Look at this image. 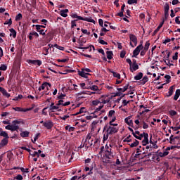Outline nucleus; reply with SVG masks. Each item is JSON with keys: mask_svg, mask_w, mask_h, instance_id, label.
Returning <instances> with one entry per match:
<instances>
[{"mask_svg": "<svg viewBox=\"0 0 180 180\" xmlns=\"http://www.w3.org/2000/svg\"><path fill=\"white\" fill-rule=\"evenodd\" d=\"M100 102H101V105H99L98 108H96V110L94 112V113H96V115H98V113H103V110L101 111V109H102V108H103V105L106 104V103H109V102L110 101V98H109L108 96L106 95H103L100 98Z\"/></svg>", "mask_w": 180, "mask_h": 180, "instance_id": "obj_1", "label": "nucleus"}, {"mask_svg": "<svg viewBox=\"0 0 180 180\" xmlns=\"http://www.w3.org/2000/svg\"><path fill=\"white\" fill-rule=\"evenodd\" d=\"M113 157H115L113 153L103 152V154H101V161L103 164H109Z\"/></svg>", "mask_w": 180, "mask_h": 180, "instance_id": "obj_2", "label": "nucleus"}, {"mask_svg": "<svg viewBox=\"0 0 180 180\" xmlns=\"http://www.w3.org/2000/svg\"><path fill=\"white\" fill-rule=\"evenodd\" d=\"M71 18L72 19H77L76 20H84V22H90V23L95 24V20L92 19V18H83L82 16H79L77 15V13H74L71 15Z\"/></svg>", "mask_w": 180, "mask_h": 180, "instance_id": "obj_3", "label": "nucleus"}, {"mask_svg": "<svg viewBox=\"0 0 180 180\" xmlns=\"http://www.w3.org/2000/svg\"><path fill=\"white\" fill-rule=\"evenodd\" d=\"M71 18L72 19H77L76 20H84V22H90V23L95 24V20L92 19V18H83L82 16H79L77 15V13H74L71 15Z\"/></svg>", "mask_w": 180, "mask_h": 180, "instance_id": "obj_4", "label": "nucleus"}, {"mask_svg": "<svg viewBox=\"0 0 180 180\" xmlns=\"http://www.w3.org/2000/svg\"><path fill=\"white\" fill-rule=\"evenodd\" d=\"M20 123V121L14 120L12 122L11 125H7L6 126V130H11V131H16V130H19V124Z\"/></svg>", "mask_w": 180, "mask_h": 180, "instance_id": "obj_5", "label": "nucleus"}, {"mask_svg": "<svg viewBox=\"0 0 180 180\" xmlns=\"http://www.w3.org/2000/svg\"><path fill=\"white\" fill-rule=\"evenodd\" d=\"M129 39L131 40L130 46L133 48L136 47L137 46V37L136 35L131 34H129Z\"/></svg>", "mask_w": 180, "mask_h": 180, "instance_id": "obj_6", "label": "nucleus"}, {"mask_svg": "<svg viewBox=\"0 0 180 180\" xmlns=\"http://www.w3.org/2000/svg\"><path fill=\"white\" fill-rule=\"evenodd\" d=\"M105 131H107L111 136L112 134H115L119 131V127L110 126L107 128Z\"/></svg>", "mask_w": 180, "mask_h": 180, "instance_id": "obj_7", "label": "nucleus"}, {"mask_svg": "<svg viewBox=\"0 0 180 180\" xmlns=\"http://www.w3.org/2000/svg\"><path fill=\"white\" fill-rule=\"evenodd\" d=\"M144 49V46H143V44H141L139 45L133 51V56L132 57H137L139 54H140V51Z\"/></svg>", "mask_w": 180, "mask_h": 180, "instance_id": "obj_8", "label": "nucleus"}, {"mask_svg": "<svg viewBox=\"0 0 180 180\" xmlns=\"http://www.w3.org/2000/svg\"><path fill=\"white\" fill-rule=\"evenodd\" d=\"M143 139L142 141V144L143 146H147V144H148V134L143 132L141 134V139Z\"/></svg>", "mask_w": 180, "mask_h": 180, "instance_id": "obj_9", "label": "nucleus"}, {"mask_svg": "<svg viewBox=\"0 0 180 180\" xmlns=\"http://www.w3.org/2000/svg\"><path fill=\"white\" fill-rule=\"evenodd\" d=\"M27 63L31 65H38L39 67L41 65V60H28Z\"/></svg>", "mask_w": 180, "mask_h": 180, "instance_id": "obj_10", "label": "nucleus"}, {"mask_svg": "<svg viewBox=\"0 0 180 180\" xmlns=\"http://www.w3.org/2000/svg\"><path fill=\"white\" fill-rule=\"evenodd\" d=\"M131 117H133V115H129L127 117L124 119V122L128 126H130L131 127H133V120H131Z\"/></svg>", "mask_w": 180, "mask_h": 180, "instance_id": "obj_11", "label": "nucleus"}, {"mask_svg": "<svg viewBox=\"0 0 180 180\" xmlns=\"http://www.w3.org/2000/svg\"><path fill=\"white\" fill-rule=\"evenodd\" d=\"M53 126V122H51V120H47L44 123V127H45L46 129H47V130H50L51 129H52Z\"/></svg>", "mask_w": 180, "mask_h": 180, "instance_id": "obj_12", "label": "nucleus"}, {"mask_svg": "<svg viewBox=\"0 0 180 180\" xmlns=\"http://www.w3.org/2000/svg\"><path fill=\"white\" fill-rule=\"evenodd\" d=\"M70 104L71 102L67 101L64 103V99H60L58 101L57 106H68Z\"/></svg>", "mask_w": 180, "mask_h": 180, "instance_id": "obj_13", "label": "nucleus"}, {"mask_svg": "<svg viewBox=\"0 0 180 180\" xmlns=\"http://www.w3.org/2000/svg\"><path fill=\"white\" fill-rule=\"evenodd\" d=\"M131 65V66L130 67L129 70L131 72H134V71H137V70H139V65L137 64L136 60L134 61L133 64Z\"/></svg>", "mask_w": 180, "mask_h": 180, "instance_id": "obj_14", "label": "nucleus"}, {"mask_svg": "<svg viewBox=\"0 0 180 180\" xmlns=\"http://www.w3.org/2000/svg\"><path fill=\"white\" fill-rule=\"evenodd\" d=\"M49 86L50 88V86H51V84L50 83H48V82H45L44 84H41V86L39 87V91H43V89H49Z\"/></svg>", "mask_w": 180, "mask_h": 180, "instance_id": "obj_15", "label": "nucleus"}, {"mask_svg": "<svg viewBox=\"0 0 180 180\" xmlns=\"http://www.w3.org/2000/svg\"><path fill=\"white\" fill-rule=\"evenodd\" d=\"M164 9H165V19H167V18H168V16H169V4H166L165 5Z\"/></svg>", "mask_w": 180, "mask_h": 180, "instance_id": "obj_16", "label": "nucleus"}, {"mask_svg": "<svg viewBox=\"0 0 180 180\" xmlns=\"http://www.w3.org/2000/svg\"><path fill=\"white\" fill-rule=\"evenodd\" d=\"M78 74L79 75H80V77H82L83 78H88V75H89V74L86 73L84 71V69H82L81 71H78Z\"/></svg>", "mask_w": 180, "mask_h": 180, "instance_id": "obj_17", "label": "nucleus"}, {"mask_svg": "<svg viewBox=\"0 0 180 180\" xmlns=\"http://www.w3.org/2000/svg\"><path fill=\"white\" fill-rule=\"evenodd\" d=\"M59 105H54V103H51L49 107V110H52V112H54V110H58L59 109Z\"/></svg>", "mask_w": 180, "mask_h": 180, "instance_id": "obj_18", "label": "nucleus"}, {"mask_svg": "<svg viewBox=\"0 0 180 180\" xmlns=\"http://www.w3.org/2000/svg\"><path fill=\"white\" fill-rule=\"evenodd\" d=\"M117 89L118 92H120V94H122V92H126V90L129 89V84H126L122 88H117Z\"/></svg>", "mask_w": 180, "mask_h": 180, "instance_id": "obj_19", "label": "nucleus"}, {"mask_svg": "<svg viewBox=\"0 0 180 180\" xmlns=\"http://www.w3.org/2000/svg\"><path fill=\"white\" fill-rule=\"evenodd\" d=\"M68 9L67 8L64 10H61L60 11V15L63 16V18H67V16H68Z\"/></svg>", "mask_w": 180, "mask_h": 180, "instance_id": "obj_20", "label": "nucleus"}, {"mask_svg": "<svg viewBox=\"0 0 180 180\" xmlns=\"http://www.w3.org/2000/svg\"><path fill=\"white\" fill-rule=\"evenodd\" d=\"M176 139H179L178 136L174 137V135H172L169 137V143L170 144H176Z\"/></svg>", "mask_w": 180, "mask_h": 180, "instance_id": "obj_21", "label": "nucleus"}, {"mask_svg": "<svg viewBox=\"0 0 180 180\" xmlns=\"http://www.w3.org/2000/svg\"><path fill=\"white\" fill-rule=\"evenodd\" d=\"M78 49L79 50H89V51H92V49L94 50H95V46H86V47H81V46H79Z\"/></svg>", "mask_w": 180, "mask_h": 180, "instance_id": "obj_22", "label": "nucleus"}, {"mask_svg": "<svg viewBox=\"0 0 180 180\" xmlns=\"http://www.w3.org/2000/svg\"><path fill=\"white\" fill-rule=\"evenodd\" d=\"M112 144H109V145L106 144L105 147V150L104 151V153H113L112 151Z\"/></svg>", "mask_w": 180, "mask_h": 180, "instance_id": "obj_23", "label": "nucleus"}, {"mask_svg": "<svg viewBox=\"0 0 180 180\" xmlns=\"http://www.w3.org/2000/svg\"><path fill=\"white\" fill-rule=\"evenodd\" d=\"M98 124H99V120H95L91 123V130H95L96 127H98Z\"/></svg>", "mask_w": 180, "mask_h": 180, "instance_id": "obj_24", "label": "nucleus"}, {"mask_svg": "<svg viewBox=\"0 0 180 180\" xmlns=\"http://www.w3.org/2000/svg\"><path fill=\"white\" fill-rule=\"evenodd\" d=\"M101 113H102V112H98L97 114L95 113L96 115H94V116L88 115V116L86 117V119L87 120H92V119L98 117V115H101Z\"/></svg>", "mask_w": 180, "mask_h": 180, "instance_id": "obj_25", "label": "nucleus"}, {"mask_svg": "<svg viewBox=\"0 0 180 180\" xmlns=\"http://www.w3.org/2000/svg\"><path fill=\"white\" fill-rule=\"evenodd\" d=\"M30 134V131H22L20 133V136L21 137H27Z\"/></svg>", "mask_w": 180, "mask_h": 180, "instance_id": "obj_26", "label": "nucleus"}, {"mask_svg": "<svg viewBox=\"0 0 180 180\" xmlns=\"http://www.w3.org/2000/svg\"><path fill=\"white\" fill-rule=\"evenodd\" d=\"M8 144V139H4L1 140L0 143V147L2 148V147H5Z\"/></svg>", "mask_w": 180, "mask_h": 180, "instance_id": "obj_27", "label": "nucleus"}, {"mask_svg": "<svg viewBox=\"0 0 180 180\" xmlns=\"http://www.w3.org/2000/svg\"><path fill=\"white\" fill-rule=\"evenodd\" d=\"M10 36L11 37H13V39L16 37V30H15V29H10Z\"/></svg>", "mask_w": 180, "mask_h": 180, "instance_id": "obj_28", "label": "nucleus"}, {"mask_svg": "<svg viewBox=\"0 0 180 180\" xmlns=\"http://www.w3.org/2000/svg\"><path fill=\"white\" fill-rule=\"evenodd\" d=\"M141 78H143V72H139V73L134 77V79H136V81H140V79H141Z\"/></svg>", "mask_w": 180, "mask_h": 180, "instance_id": "obj_29", "label": "nucleus"}, {"mask_svg": "<svg viewBox=\"0 0 180 180\" xmlns=\"http://www.w3.org/2000/svg\"><path fill=\"white\" fill-rule=\"evenodd\" d=\"M141 154H146V152H144V150H140V149L138 148L135 154V157L139 158V155H141Z\"/></svg>", "mask_w": 180, "mask_h": 180, "instance_id": "obj_30", "label": "nucleus"}, {"mask_svg": "<svg viewBox=\"0 0 180 180\" xmlns=\"http://www.w3.org/2000/svg\"><path fill=\"white\" fill-rule=\"evenodd\" d=\"M106 54H107V58L108 60H112V58H113V52H112V51H107Z\"/></svg>", "mask_w": 180, "mask_h": 180, "instance_id": "obj_31", "label": "nucleus"}, {"mask_svg": "<svg viewBox=\"0 0 180 180\" xmlns=\"http://www.w3.org/2000/svg\"><path fill=\"white\" fill-rule=\"evenodd\" d=\"M165 21L163 20L160 24L158 25V27H157V29L154 31V34H155V33H158V31L160 30V29H161L162 27V26L164 25V22Z\"/></svg>", "mask_w": 180, "mask_h": 180, "instance_id": "obj_32", "label": "nucleus"}, {"mask_svg": "<svg viewBox=\"0 0 180 180\" xmlns=\"http://www.w3.org/2000/svg\"><path fill=\"white\" fill-rule=\"evenodd\" d=\"M180 96V89L176 90L175 95L174 96V101H178V98Z\"/></svg>", "mask_w": 180, "mask_h": 180, "instance_id": "obj_33", "label": "nucleus"}, {"mask_svg": "<svg viewBox=\"0 0 180 180\" xmlns=\"http://www.w3.org/2000/svg\"><path fill=\"white\" fill-rule=\"evenodd\" d=\"M174 94V86H172L169 89V91H168V94L167 95V96L168 98H169V96H172V94Z\"/></svg>", "mask_w": 180, "mask_h": 180, "instance_id": "obj_34", "label": "nucleus"}, {"mask_svg": "<svg viewBox=\"0 0 180 180\" xmlns=\"http://www.w3.org/2000/svg\"><path fill=\"white\" fill-rule=\"evenodd\" d=\"M146 82H148V77L144 76L141 80V85H144Z\"/></svg>", "mask_w": 180, "mask_h": 180, "instance_id": "obj_35", "label": "nucleus"}, {"mask_svg": "<svg viewBox=\"0 0 180 180\" xmlns=\"http://www.w3.org/2000/svg\"><path fill=\"white\" fill-rule=\"evenodd\" d=\"M0 136H2V137H5L4 139H9V136L8 135V133L5 131H1L0 132Z\"/></svg>", "mask_w": 180, "mask_h": 180, "instance_id": "obj_36", "label": "nucleus"}, {"mask_svg": "<svg viewBox=\"0 0 180 180\" xmlns=\"http://www.w3.org/2000/svg\"><path fill=\"white\" fill-rule=\"evenodd\" d=\"M109 136H110L109 134V133L107 132V131H104V134H103V142L106 141V140H108V139H109Z\"/></svg>", "mask_w": 180, "mask_h": 180, "instance_id": "obj_37", "label": "nucleus"}, {"mask_svg": "<svg viewBox=\"0 0 180 180\" xmlns=\"http://www.w3.org/2000/svg\"><path fill=\"white\" fill-rule=\"evenodd\" d=\"M89 89H91V91H99V88H98V86H96V85H93V86H89Z\"/></svg>", "mask_w": 180, "mask_h": 180, "instance_id": "obj_38", "label": "nucleus"}, {"mask_svg": "<svg viewBox=\"0 0 180 180\" xmlns=\"http://www.w3.org/2000/svg\"><path fill=\"white\" fill-rule=\"evenodd\" d=\"M130 147L133 148V147H137L139 146V141L135 140V141H134L131 143H129Z\"/></svg>", "mask_w": 180, "mask_h": 180, "instance_id": "obj_39", "label": "nucleus"}, {"mask_svg": "<svg viewBox=\"0 0 180 180\" xmlns=\"http://www.w3.org/2000/svg\"><path fill=\"white\" fill-rule=\"evenodd\" d=\"M13 110H15V112H24V108H20V107H15V108H13Z\"/></svg>", "mask_w": 180, "mask_h": 180, "instance_id": "obj_40", "label": "nucleus"}, {"mask_svg": "<svg viewBox=\"0 0 180 180\" xmlns=\"http://www.w3.org/2000/svg\"><path fill=\"white\" fill-rule=\"evenodd\" d=\"M91 94V91H81L79 93H78V95L79 96H81V95H89Z\"/></svg>", "mask_w": 180, "mask_h": 180, "instance_id": "obj_41", "label": "nucleus"}, {"mask_svg": "<svg viewBox=\"0 0 180 180\" xmlns=\"http://www.w3.org/2000/svg\"><path fill=\"white\" fill-rule=\"evenodd\" d=\"M1 94H3L4 96H6V98L11 97V94L9 93H8V91H6L5 89H4V90H3V92H1Z\"/></svg>", "mask_w": 180, "mask_h": 180, "instance_id": "obj_42", "label": "nucleus"}, {"mask_svg": "<svg viewBox=\"0 0 180 180\" xmlns=\"http://www.w3.org/2000/svg\"><path fill=\"white\" fill-rule=\"evenodd\" d=\"M53 47H56V49H58V50H60L61 51H64V47L63 46H59L58 44H55L53 45Z\"/></svg>", "mask_w": 180, "mask_h": 180, "instance_id": "obj_43", "label": "nucleus"}, {"mask_svg": "<svg viewBox=\"0 0 180 180\" xmlns=\"http://www.w3.org/2000/svg\"><path fill=\"white\" fill-rule=\"evenodd\" d=\"M39 137H40V133L36 134L34 137V140H32V143H36V141H37V140L39 139Z\"/></svg>", "mask_w": 180, "mask_h": 180, "instance_id": "obj_44", "label": "nucleus"}, {"mask_svg": "<svg viewBox=\"0 0 180 180\" xmlns=\"http://www.w3.org/2000/svg\"><path fill=\"white\" fill-rule=\"evenodd\" d=\"M8 70V66H6L5 64H2L0 66V71H6Z\"/></svg>", "mask_w": 180, "mask_h": 180, "instance_id": "obj_45", "label": "nucleus"}, {"mask_svg": "<svg viewBox=\"0 0 180 180\" xmlns=\"http://www.w3.org/2000/svg\"><path fill=\"white\" fill-rule=\"evenodd\" d=\"M111 72L112 73L113 77L117 78L118 79H120V74L113 71H111Z\"/></svg>", "mask_w": 180, "mask_h": 180, "instance_id": "obj_46", "label": "nucleus"}, {"mask_svg": "<svg viewBox=\"0 0 180 180\" xmlns=\"http://www.w3.org/2000/svg\"><path fill=\"white\" fill-rule=\"evenodd\" d=\"M130 137H131V135H129L127 138H125L123 141L124 143H130L131 141V139H130Z\"/></svg>", "mask_w": 180, "mask_h": 180, "instance_id": "obj_47", "label": "nucleus"}, {"mask_svg": "<svg viewBox=\"0 0 180 180\" xmlns=\"http://www.w3.org/2000/svg\"><path fill=\"white\" fill-rule=\"evenodd\" d=\"M115 113L116 112H115L114 110H110L108 112V117H113V116H115Z\"/></svg>", "mask_w": 180, "mask_h": 180, "instance_id": "obj_48", "label": "nucleus"}, {"mask_svg": "<svg viewBox=\"0 0 180 180\" xmlns=\"http://www.w3.org/2000/svg\"><path fill=\"white\" fill-rule=\"evenodd\" d=\"M149 47H150V42L146 41V44H145V46H144V47H143V50L148 51Z\"/></svg>", "mask_w": 180, "mask_h": 180, "instance_id": "obj_49", "label": "nucleus"}, {"mask_svg": "<svg viewBox=\"0 0 180 180\" xmlns=\"http://www.w3.org/2000/svg\"><path fill=\"white\" fill-rule=\"evenodd\" d=\"M75 129V128L70 127V125L65 127V130H68V131H74Z\"/></svg>", "mask_w": 180, "mask_h": 180, "instance_id": "obj_50", "label": "nucleus"}, {"mask_svg": "<svg viewBox=\"0 0 180 180\" xmlns=\"http://www.w3.org/2000/svg\"><path fill=\"white\" fill-rule=\"evenodd\" d=\"M99 103H101L100 100H94V101H92V105L94 106H98V105H99Z\"/></svg>", "mask_w": 180, "mask_h": 180, "instance_id": "obj_51", "label": "nucleus"}, {"mask_svg": "<svg viewBox=\"0 0 180 180\" xmlns=\"http://www.w3.org/2000/svg\"><path fill=\"white\" fill-rule=\"evenodd\" d=\"M22 13H18L16 16H15V20L16 22L22 19Z\"/></svg>", "mask_w": 180, "mask_h": 180, "instance_id": "obj_52", "label": "nucleus"}, {"mask_svg": "<svg viewBox=\"0 0 180 180\" xmlns=\"http://www.w3.org/2000/svg\"><path fill=\"white\" fill-rule=\"evenodd\" d=\"M23 98V95L19 94L18 96L15 97L13 101H19V99Z\"/></svg>", "mask_w": 180, "mask_h": 180, "instance_id": "obj_53", "label": "nucleus"}, {"mask_svg": "<svg viewBox=\"0 0 180 180\" xmlns=\"http://www.w3.org/2000/svg\"><path fill=\"white\" fill-rule=\"evenodd\" d=\"M139 0H128V4L129 5H133L134 4H137V1Z\"/></svg>", "mask_w": 180, "mask_h": 180, "instance_id": "obj_54", "label": "nucleus"}, {"mask_svg": "<svg viewBox=\"0 0 180 180\" xmlns=\"http://www.w3.org/2000/svg\"><path fill=\"white\" fill-rule=\"evenodd\" d=\"M165 79L167 80V83L169 84V82H171L169 79H171V76L169 75H166L165 76Z\"/></svg>", "mask_w": 180, "mask_h": 180, "instance_id": "obj_55", "label": "nucleus"}, {"mask_svg": "<svg viewBox=\"0 0 180 180\" xmlns=\"http://www.w3.org/2000/svg\"><path fill=\"white\" fill-rule=\"evenodd\" d=\"M133 136H134V137H135V139H137V140H141V135H137V134H134V132H133Z\"/></svg>", "mask_w": 180, "mask_h": 180, "instance_id": "obj_56", "label": "nucleus"}, {"mask_svg": "<svg viewBox=\"0 0 180 180\" xmlns=\"http://www.w3.org/2000/svg\"><path fill=\"white\" fill-rule=\"evenodd\" d=\"M20 171H22V172L27 174L29 172V169L27 168H23V167H20Z\"/></svg>", "mask_w": 180, "mask_h": 180, "instance_id": "obj_57", "label": "nucleus"}, {"mask_svg": "<svg viewBox=\"0 0 180 180\" xmlns=\"http://www.w3.org/2000/svg\"><path fill=\"white\" fill-rule=\"evenodd\" d=\"M34 109V105H33L31 108H24V112H29L30 110H33Z\"/></svg>", "mask_w": 180, "mask_h": 180, "instance_id": "obj_58", "label": "nucleus"}, {"mask_svg": "<svg viewBox=\"0 0 180 180\" xmlns=\"http://www.w3.org/2000/svg\"><path fill=\"white\" fill-rule=\"evenodd\" d=\"M169 113L171 116H175L176 115V111L171 110L170 111H169Z\"/></svg>", "mask_w": 180, "mask_h": 180, "instance_id": "obj_59", "label": "nucleus"}, {"mask_svg": "<svg viewBox=\"0 0 180 180\" xmlns=\"http://www.w3.org/2000/svg\"><path fill=\"white\" fill-rule=\"evenodd\" d=\"M76 22L75 20H73L71 21V28L72 29H74V27L77 26V22Z\"/></svg>", "mask_w": 180, "mask_h": 180, "instance_id": "obj_60", "label": "nucleus"}, {"mask_svg": "<svg viewBox=\"0 0 180 180\" xmlns=\"http://www.w3.org/2000/svg\"><path fill=\"white\" fill-rule=\"evenodd\" d=\"M79 85H80L81 88L83 89H89V87L86 86L85 83H81Z\"/></svg>", "mask_w": 180, "mask_h": 180, "instance_id": "obj_61", "label": "nucleus"}, {"mask_svg": "<svg viewBox=\"0 0 180 180\" xmlns=\"http://www.w3.org/2000/svg\"><path fill=\"white\" fill-rule=\"evenodd\" d=\"M4 25H8V26H11V25H12V19L10 18L8 20L6 21Z\"/></svg>", "mask_w": 180, "mask_h": 180, "instance_id": "obj_62", "label": "nucleus"}, {"mask_svg": "<svg viewBox=\"0 0 180 180\" xmlns=\"http://www.w3.org/2000/svg\"><path fill=\"white\" fill-rule=\"evenodd\" d=\"M35 26V27H36V29H37V31L38 32H39V31H41V27H40V25H33V27H34Z\"/></svg>", "mask_w": 180, "mask_h": 180, "instance_id": "obj_63", "label": "nucleus"}, {"mask_svg": "<svg viewBox=\"0 0 180 180\" xmlns=\"http://www.w3.org/2000/svg\"><path fill=\"white\" fill-rule=\"evenodd\" d=\"M15 179H17V180H22V179H23V176H22L21 174H18V175L15 177Z\"/></svg>", "mask_w": 180, "mask_h": 180, "instance_id": "obj_64", "label": "nucleus"}]
</instances>
